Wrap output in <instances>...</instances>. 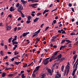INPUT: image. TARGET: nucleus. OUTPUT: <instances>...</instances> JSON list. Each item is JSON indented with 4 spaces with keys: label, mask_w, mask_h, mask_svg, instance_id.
Masks as SVG:
<instances>
[{
    "label": "nucleus",
    "mask_w": 78,
    "mask_h": 78,
    "mask_svg": "<svg viewBox=\"0 0 78 78\" xmlns=\"http://www.w3.org/2000/svg\"><path fill=\"white\" fill-rule=\"evenodd\" d=\"M56 55H55L54 54L51 57L50 59H49L50 62H51V61H53V60H54L55 59V57H56Z\"/></svg>",
    "instance_id": "f257e3e1"
},
{
    "label": "nucleus",
    "mask_w": 78,
    "mask_h": 78,
    "mask_svg": "<svg viewBox=\"0 0 78 78\" xmlns=\"http://www.w3.org/2000/svg\"><path fill=\"white\" fill-rule=\"evenodd\" d=\"M61 74L59 73H57V75L55 76V78H61Z\"/></svg>",
    "instance_id": "f03ea898"
},
{
    "label": "nucleus",
    "mask_w": 78,
    "mask_h": 78,
    "mask_svg": "<svg viewBox=\"0 0 78 78\" xmlns=\"http://www.w3.org/2000/svg\"><path fill=\"white\" fill-rule=\"evenodd\" d=\"M67 73L66 75V76H67V75L69 74V69H66L65 70V72L64 73L65 74H66L67 72Z\"/></svg>",
    "instance_id": "7ed1b4c3"
},
{
    "label": "nucleus",
    "mask_w": 78,
    "mask_h": 78,
    "mask_svg": "<svg viewBox=\"0 0 78 78\" xmlns=\"http://www.w3.org/2000/svg\"><path fill=\"white\" fill-rule=\"evenodd\" d=\"M49 61L45 59L43 62V63L44 65H47Z\"/></svg>",
    "instance_id": "20e7f679"
},
{
    "label": "nucleus",
    "mask_w": 78,
    "mask_h": 78,
    "mask_svg": "<svg viewBox=\"0 0 78 78\" xmlns=\"http://www.w3.org/2000/svg\"><path fill=\"white\" fill-rule=\"evenodd\" d=\"M41 29H40L39 30H38L36 32V33H37V34H34L33 35L32 37H34V36H37V34H38L39 33H40V31H41Z\"/></svg>",
    "instance_id": "39448f33"
},
{
    "label": "nucleus",
    "mask_w": 78,
    "mask_h": 78,
    "mask_svg": "<svg viewBox=\"0 0 78 78\" xmlns=\"http://www.w3.org/2000/svg\"><path fill=\"white\" fill-rule=\"evenodd\" d=\"M77 70V69H73V73H72L73 76H74V75H75V72Z\"/></svg>",
    "instance_id": "423d86ee"
},
{
    "label": "nucleus",
    "mask_w": 78,
    "mask_h": 78,
    "mask_svg": "<svg viewBox=\"0 0 78 78\" xmlns=\"http://www.w3.org/2000/svg\"><path fill=\"white\" fill-rule=\"evenodd\" d=\"M30 34V32H28L26 33H24L22 34V35L23 36V37H25V36H27V34Z\"/></svg>",
    "instance_id": "0eeeda50"
},
{
    "label": "nucleus",
    "mask_w": 78,
    "mask_h": 78,
    "mask_svg": "<svg viewBox=\"0 0 78 78\" xmlns=\"http://www.w3.org/2000/svg\"><path fill=\"white\" fill-rule=\"evenodd\" d=\"M15 9L14 8H13L12 6H11L10 9V11L11 12H12V11H15Z\"/></svg>",
    "instance_id": "6e6552de"
},
{
    "label": "nucleus",
    "mask_w": 78,
    "mask_h": 78,
    "mask_svg": "<svg viewBox=\"0 0 78 78\" xmlns=\"http://www.w3.org/2000/svg\"><path fill=\"white\" fill-rule=\"evenodd\" d=\"M19 9H20V10H23V6H22V5L20 4V6H19V8H18Z\"/></svg>",
    "instance_id": "1a4fd4ad"
},
{
    "label": "nucleus",
    "mask_w": 78,
    "mask_h": 78,
    "mask_svg": "<svg viewBox=\"0 0 78 78\" xmlns=\"http://www.w3.org/2000/svg\"><path fill=\"white\" fill-rule=\"evenodd\" d=\"M17 36H16L15 37V38H14L12 41V42H13L15 41H16L17 40Z\"/></svg>",
    "instance_id": "9d476101"
},
{
    "label": "nucleus",
    "mask_w": 78,
    "mask_h": 78,
    "mask_svg": "<svg viewBox=\"0 0 78 78\" xmlns=\"http://www.w3.org/2000/svg\"><path fill=\"white\" fill-rule=\"evenodd\" d=\"M30 0L32 3H36V2H39V0Z\"/></svg>",
    "instance_id": "9b49d317"
},
{
    "label": "nucleus",
    "mask_w": 78,
    "mask_h": 78,
    "mask_svg": "<svg viewBox=\"0 0 78 78\" xmlns=\"http://www.w3.org/2000/svg\"><path fill=\"white\" fill-rule=\"evenodd\" d=\"M6 75V73H3L2 74V77H5Z\"/></svg>",
    "instance_id": "f8f14e48"
},
{
    "label": "nucleus",
    "mask_w": 78,
    "mask_h": 78,
    "mask_svg": "<svg viewBox=\"0 0 78 78\" xmlns=\"http://www.w3.org/2000/svg\"><path fill=\"white\" fill-rule=\"evenodd\" d=\"M74 60H76V59L77 58V55L75 54L73 57Z\"/></svg>",
    "instance_id": "ddd939ff"
},
{
    "label": "nucleus",
    "mask_w": 78,
    "mask_h": 78,
    "mask_svg": "<svg viewBox=\"0 0 78 78\" xmlns=\"http://www.w3.org/2000/svg\"><path fill=\"white\" fill-rule=\"evenodd\" d=\"M39 19V18H36L34 20V22H37Z\"/></svg>",
    "instance_id": "4468645a"
},
{
    "label": "nucleus",
    "mask_w": 78,
    "mask_h": 78,
    "mask_svg": "<svg viewBox=\"0 0 78 78\" xmlns=\"http://www.w3.org/2000/svg\"><path fill=\"white\" fill-rule=\"evenodd\" d=\"M7 30H9L11 29V26H8L7 27Z\"/></svg>",
    "instance_id": "2eb2a0df"
},
{
    "label": "nucleus",
    "mask_w": 78,
    "mask_h": 78,
    "mask_svg": "<svg viewBox=\"0 0 78 78\" xmlns=\"http://www.w3.org/2000/svg\"><path fill=\"white\" fill-rule=\"evenodd\" d=\"M49 11V10H45L43 13V14H44L46 13V12H48Z\"/></svg>",
    "instance_id": "dca6fc26"
},
{
    "label": "nucleus",
    "mask_w": 78,
    "mask_h": 78,
    "mask_svg": "<svg viewBox=\"0 0 78 78\" xmlns=\"http://www.w3.org/2000/svg\"><path fill=\"white\" fill-rule=\"evenodd\" d=\"M21 2H22V3H23V4H25L26 3H27V1H25L23 0H21Z\"/></svg>",
    "instance_id": "f3484780"
},
{
    "label": "nucleus",
    "mask_w": 78,
    "mask_h": 78,
    "mask_svg": "<svg viewBox=\"0 0 78 78\" xmlns=\"http://www.w3.org/2000/svg\"><path fill=\"white\" fill-rule=\"evenodd\" d=\"M13 38L12 37H11L9 39V43H11V40Z\"/></svg>",
    "instance_id": "a211bd4d"
},
{
    "label": "nucleus",
    "mask_w": 78,
    "mask_h": 78,
    "mask_svg": "<svg viewBox=\"0 0 78 78\" xmlns=\"http://www.w3.org/2000/svg\"><path fill=\"white\" fill-rule=\"evenodd\" d=\"M57 57L58 59H59V58H61V57H62V55H61V54H59L58 55Z\"/></svg>",
    "instance_id": "6ab92c4d"
},
{
    "label": "nucleus",
    "mask_w": 78,
    "mask_h": 78,
    "mask_svg": "<svg viewBox=\"0 0 78 78\" xmlns=\"http://www.w3.org/2000/svg\"><path fill=\"white\" fill-rule=\"evenodd\" d=\"M41 76L42 77H43V78H45V76H46V74L45 73H43L41 74Z\"/></svg>",
    "instance_id": "aec40b11"
},
{
    "label": "nucleus",
    "mask_w": 78,
    "mask_h": 78,
    "mask_svg": "<svg viewBox=\"0 0 78 78\" xmlns=\"http://www.w3.org/2000/svg\"><path fill=\"white\" fill-rule=\"evenodd\" d=\"M46 69L48 70V73L51 72V70L50 69Z\"/></svg>",
    "instance_id": "412c9836"
},
{
    "label": "nucleus",
    "mask_w": 78,
    "mask_h": 78,
    "mask_svg": "<svg viewBox=\"0 0 78 78\" xmlns=\"http://www.w3.org/2000/svg\"><path fill=\"white\" fill-rule=\"evenodd\" d=\"M65 58L64 57H63L61 59H59L58 60H59L60 61H64V60L65 59Z\"/></svg>",
    "instance_id": "4be33fe9"
},
{
    "label": "nucleus",
    "mask_w": 78,
    "mask_h": 78,
    "mask_svg": "<svg viewBox=\"0 0 78 78\" xmlns=\"http://www.w3.org/2000/svg\"><path fill=\"white\" fill-rule=\"evenodd\" d=\"M15 44H18V42L16 41L12 42V44L14 45Z\"/></svg>",
    "instance_id": "5701e85b"
},
{
    "label": "nucleus",
    "mask_w": 78,
    "mask_h": 78,
    "mask_svg": "<svg viewBox=\"0 0 78 78\" xmlns=\"http://www.w3.org/2000/svg\"><path fill=\"white\" fill-rule=\"evenodd\" d=\"M37 70H39V69H35L33 73H35V72H37Z\"/></svg>",
    "instance_id": "b1692460"
},
{
    "label": "nucleus",
    "mask_w": 78,
    "mask_h": 78,
    "mask_svg": "<svg viewBox=\"0 0 78 78\" xmlns=\"http://www.w3.org/2000/svg\"><path fill=\"white\" fill-rule=\"evenodd\" d=\"M14 76V74H10L8 76L9 77H11V76Z\"/></svg>",
    "instance_id": "393cba45"
},
{
    "label": "nucleus",
    "mask_w": 78,
    "mask_h": 78,
    "mask_svg": "<svg viewBox=\"0 0 78 78\" xmlns=\"http://www.w3.org/2000/svg\"><path fill=\"white\" fill-rule=\"evenodd\" d=\"M59 51H55V53L54 54V55H55L56 56V55H57L58 54V52Z\"/></svg>",
    "instance_id": "a878e982"
},
{
    "label": "nucleus",
    "mask_w": 78,
    "mask_h": 78,
    "mask_svg": "<svg viewBox=\"0 0 78 78\" xmlns=\"http://www.w3.org/2000/svg\"><path fill=\"white\" fill-rule=\"evenodd\" d=\"M32 18V17H31V16H29L28 17V20H30Z\"/></svg>",
    "instance_id": "bb28decb"
},
{
    "label": "nucleus",
    "mask_w": 78,
    "mask_h": 78,
    "mask_svg": "<svg viewBox=\"0 0 78 78\" xmlns=\"http://www.w3.org/2000/svg\"><path fill=\"white\" fill-rule=\"evenodd\" d=\"M21 77L22 78H25V75L24 74H23L21 75Z\"/></svg>",
    "instance_id": "cd10ccee"
},
{
    "label": "nucleus",
    "mask_w": 78,
    "mask_h": 78,
    "mask_svg": "<svg viewBox=\"0 0 78 78\" xmlns=\"http://www.w3.org/2000/svg\"><path fill=\"white\" fill-rule=\"evenodd\" d=\"M20 4L19 3H18L16 5V8H17V7H19L20 6Z\"/></svg>",
    "instance_id": "c85d7f7f"
},
{
    "label": "nucleus",
    "mask_w": 78,
    "mask_h": 78,
    "mask_svg": "<svg viewBox=\"0 0 78 78\" xmlns=\"http://www.w3.org/2000/svg\"><path fill=\"white\" fill-rule=\"evenodd\" d=\"M65 42H66V40H62V42L61 43V44H62Z\"/></svg>",
    "instance_id": "c756f323"
},
{
    "label": "nucleus",
    "mask_w": 78,
    "mask_h": 78,
    "mask_svg": "<svg viewBox=\"0 0 78 78\" xmlns=\"http://www.w3.org/2000/svg\"><path fill=\"white\" fill-rule=\"evenodd\" d=\"M66 69H70V66L67 65L66 66Z\"/></svg>",
    "instance_id": "7c9ffc66"
},
{
    "label": "nucleus",
    "mask_w": 78,
    "mask_h": 78,
    "mask_svg": "<svg viewBox=\"0 0 78 78\" xmlns=\"http://www.w3.org/2000/svg\"><path fill=\"white\" fill-rule=\"evenodd\" d=\"M21 16L22 17H25V15H23V13H21Z\"/></svg>",
    "instance_id": "2f4dec72"
},
{
    "label": "nucleus",
    "mask_w": 78,
    "mask_h": 78,
    "mask_svg": "<svg viewBox=\"0 0 78 78\" xmlns=\"http://www.w3.org/2000/svg\"><path fill=\"white\" fill-rule=\"evenodd\" d=\"M21 10H20V9H18L17 10V11H18V12H20V13L21 14V13H22V11H21Z\"/></svg>",
    "instance_id": "473e14b6"
},
{
    "label": "nucleus",
    "mask_w": 78,
    "mask_h": 78,
    "mask_svg": "<svg viewBox=\"0 0 78 78\" xmlns=\"http://www.w3.org/2000/svg\"><path fill=\"white\" fill-rule=\"evenodd\" d=\"M58 9V8H56L55 9H53L51 11V12H53V11H56Z\"/></svg>",
    "instance_id": "72a5a7b5"
},
{
    "label": "nucleus",
    "mask_w": 78,
    "mask_h": 78,
    "mask_svg": "<svg viewBox=\"0 0 78 78\" xmlns=\"http://www.w3.org/2000/svg\"><path fill=\"white\" fill-rule=\"evenodd\" d=\"M70 35L72 36L73 35H75V32H72V33L70 34Z\"/></svg>",
    "instance_id": "f704fd0d"
},
{
    "label": "nucleus",
    "mask_w": 78,
    "mask_h": 78,
    "mask_svg": "<svg viewBox=\"0 0 78 78\" xmlns=\"http://www.w3.org/2000/svg\"><path fill=\"white\" fill-rule=\"evenodd\" d=\"M20 62H15V63L17 65H18V64H20Z\"/></svg>",
    "instance_id": "c9c22d12"
},
{
    "label": "nucleus",
    "mask_w": 78,
    "mask_h": 78,
    "mask_svg": "<svg viewBox=\"0 0 78 78\" xmlns=\"http://www.w3.org/2000/svg\"><path fill=\"white\" fill-rule=\"evenodd\" d=\"M27 67V63L26 64L23 66V67H24V68H25V67Z\"/></svg>",
    "instance_id": "e433bc0d"
},
{
    "label": "nucleus",
    "mask_w": 78,
    "mask_h": 78,
    "mask_svg": "<svg viewBox=\"0 0 78 78\" xmlns=\"http://www.w3.org/2000/svg\"><path fill=\"white\" fill-rule=\"evenodd\" d=\"M48 28H49V27L48 26L46 27L45 30V31H47V29H48Z\"/></svg>",
    "instance_id": "4c0bfd02"
},
{
    "label": "nucleus",
    "mask_w": 78,
    "mask_h": 78,
    "mask_svg": "<svg viewBox=\"0 0 78 78\" xmlns=\"http://www.w3.org/2000/svg\"><path fill=\"white\" fill-rule=\"evenodd\" d=\"M15 55H18L19 54V52L17 53V51H15L14 52Z\"/></svg>",
    "instance_id": "58836bf2"
},
{
    "label": "nucleus",
    "mask_w": 78,
    "mask_h": 78,
    "mask_svg": "<svg viewBox=\"0 0 78 78\" xmlns=\"http://www.w3.org/2000/svg\"><path fill=\"white\" fill-rule=\"evenodd\" d=\"M22 20V18L20 17L18 19H17L18 21H19L20 20Z\"/></svg>",
    "instance_id": "ea45409f"
},
{
    "label": "nucleus",
    "mask_w": 78,
    "mask_h": 78,
    "mask_svg": "<svg viewBox=\"0 0 78 78\" xmlns=\"http://www.w3.org/2000/svg\"><path fill=\"white\" fill-rule=\"evenodd\" d=\"M8 58V56L7 55H6L5 57H4L3 58L4 59H7V58Z\"/></svg>",
    "instance_id": "a19ab883"
},
{
    "label": "nucleus",
    "mask_w": 78,
    "mask_h": 78,
    "mask_svg": "<svg viewBox=\"0 0 78 78\" xmlns=\"http://www.w3.org/2000/svg\"><path fill=\"white\" fill-rule=\"evenodd\" d=\"M32 75H33V77H34V78H35V77H36V74L35 73H33L32 74Z\"/></svg>",
    "instance_id": "79ce46f5"
},
{
    "label": "nucleus",
    "mask_w": 78,
    "mask_h": 78,
    "mask_svg": "<svg viewBox=\"0 0 78 78\" xmlns=\"http://www.w3.org/2000/svg\"><path fill=\"white\" fill-rule=\"evenodd\" d=\"M55 66H55V64H54V65L53 64V65L52 66V69H55Z\"/></svg>",
    "instance_id": "37998d69"
},
{
    "label": "nucleus",
    "mask_w": 78,
    "mask_h": 78,
    "mask_svg": "<svg viewBox=\"0 0 78 78\" xmlns=\"http://www.w3.org/2000/svg\"><path fill=\"white\" fill-rule=\"evenodd\" d=\"M38 5V3H35V4H33V6H37Z\"/></svg>",
    "instance_id": "c03bdc74"
},
{
    "label": "nucleus",
    "mask_w": 78,
    "mask_h": 78,
    "mask_svg": "<svg viewBox=\"0 0 78 78\" xmlns=\"http://www.w3.org/2000/svg\"><path fill=\"white\" fill-rule=\"evenodd\" d=\"M1 45L2 46H3L4 45V44H3V41H2L1 43Z\"/></svg>",
    "instance_id": "a18cd8bd"
},
{
    "label": "nucleus",
    "mask_w": 78,
    "mask_h": 78,
    "mask_svg": "<svg viewBox=\"0 0 78 78\" xmlns=\"http://www.w3.org/2000/svg\"><path fill=\"white\" fill-rule=\"evenodd\" d=\"M30 22H31V21H30V20L27 21L26 22V23H30Z\"/></svg>",
    "instance_id": "49530a36"
},
{
    "label": "nucleus",
    "mask_w": 78,
    "mask_h": 78,
    "mask_svg": "<svg viewBox=\"0 0 78 78\" xmlns=\"http://www.w3.org/2000/svg\"><path fill=\"white\" fill-rule=\"evenodd\" d=\"M0 54L2 56H3V51H0Z\"/></svg>",
    "instance_id": "de8ad7c7"
},
{
    "label": "nucleus",
    "mask_w": 78,
    "mask_h": 78,
    "mask_svg": "<svg viewBox=\"0 0 78 78\" xmlns=\"http://www.w3.org/2000/svg\"><path fill=\"white\" fill-rule=\"evenodd\" d=\"M41 13H38L37 14V16H40V15H41Z\"/></svg>",
    "instance_id": "09e8293b"
},
{
    "label": "nucleus",
    "mask_w": 78,
    "mask_h": 78,
    "mask_svg": "<svg viewBox=\"0 0 78 78\" xmlns=\"http://www.w3.org/2000/svg\"><path fill=\"white\" fill-rule=\"evenodd\" d=\"M53 23H54V24L56 23V20H54L53 21Z\"/></svg>",
    "instance_id": "8fccbe9b"
},
{
    "label": "nucleus",
    "mask_w": 78,
    "mask_h": 78,
    "mask_svg": "<svg viewBox=\"0 0 78 78\" xmlns=\"http://www.w3.org/2000/svg\"><path fill=\"white\" fill-rule=\"evenodd\" d=\"M44 50L45 51L46 53H47V52H48V50H47V49H44Z\"/></svg>",
    "instance_id": "3c124183"
},
{
    "label": "nucleus",
    "mask_w": 78,
    "mask_h": 78,
    "mask_svg": "<svg viewBox=\"0 0 78 78\" xmlns=\"http://www.w3.org/2000/svg\"><path fill=\"white\" fill-rule=\"evenodd\" d=\"M62 34H66V31H63L62 32Z\"/></svg>",
    "instance_id": "603ef678"
},
{
    "label": "nucleus",
    "mask_w": 78,
    "mask_h": 78,
    "mask_svg": "<svg viewBox=\"0 0 78 78\" xmlns=\"http://www.w3.org/2000/svg\"><path fill=\"white\" fill-rule=\"evenodd\" d=\"M53 48H57V46H56V45H55L53 46Z\"/></svg>",
    "instance_id": "864d4df0"
},
{
    "label": "nucleus",
    "mask_w": 78,
    "mask_h": 78,
    "mask_svg": "<svg viewBox=\"0 0 78 78\" xmlns=\"http://www.w3.org/2000/svg\"><path fill=\"white\" fill-rule=\"evenodd\" d=\"M8 16L9 17H10V18H11V17H12V15L11 14L9 15Z\"/></svg>",
    "instance_id": "5fc2aeb1"
},
{
    "label": "nucleus",
    "mask_w": 78,
    "mask_h": 78,
    "mask_svg": "<svg viewBox=\"0 0 78 78\" xmlns=\"http://www.w3.org/2000/svg\"><path fill=\"white\" fill-rule=\"evenodd\" d=\"M72 11H73V12H75V10H74V9L73 8H72Z\"/></svg>",
    "instance_id": "6e6d98bb"
},
{
    "label": "nucleus",
    "mask_w": 78,
    "mask_h": 78,
    "mask_svg": "<svg viewBox=\"0 0 78 78\" xmlns=\"http://www.w3.org/2000/svg\"><path fill=\"white\" fill-rule=\"evenodd\" d=\"M17 27H15L14 29V31H17Z\"/></svg>",
    "instance_id": "4d7b16f0"
},
{
    "label": "nucleus",
    "mask_w": 78,
    "mask_h": 78,
    "mask_svg": "<svg viewBox=\"0 0 78 78\" xmlns=\"http://www.w3.org/2000/svg\"><path fill=\"white\" fill-rule=\"evenodd\" d=\"M68 5H69V7H71V6H72V4L70 3L68 4Z\"/></svg>",
    "instance_id": "13d9d810"
},
{
    "label": "nucleus",
    "mask_w": 78,
    "mask_h": 78,
    "mask_svg": "<svg viewBox=\"0 0 78 78\" xmlns=\"http://www.w3.org/2000/svg\"><path fill=\"white\" fill-rule=\"evenodd\" d=\"M31 15H32L33 17H34V16H35V15L34 14V13H31Z\"/></svg>",
    "instance_id": "bf43d9fd"
},
{
    "label": "nucleus",
    "mask_w": 78,
    "mask_h": 78,
    "mask_svg": "<svg viewBox=\"0 0 78 78\" xmlns=\"http://www.w3.org/2000/svg\"><path fill=\"white\" fill-rule=\"evenodd\" d=\"M49 75H50V76H51V75H53V74H52V73H51V72H50V73H49Z\"/></svg>",
    "instance_id": "052dcab7"
},
{
    "label": "nucleus",
    "mask_w": 78,
    "mask_h": 78,
    "mask_svg": "<svg viewBox=\"0 0 78 78\" xmlns=\"http://www.w3.org/2000/svg\"><path fill=\"white\" fill-rule=\"evenodd\" d=\"M11 61H14V58L11 59Z\"/></svg>",
    "instance_id": "680f3d73"
},
{
    "label": "nucleus",
    "mask_w": 78,
    "mask_h": 78,
    "mask_svg": "<svg viewBox=\"0 0 78 78\" xmlns=\"http://www.w3.org/2000/svg\"><path fill=\"white\" fill-rule=\"evenodd\" d=\"M56 38V37L55 36H53L52 37V39H55Z\"/></svg>",
    "instance_id": "e2e57ef3"
},
{
    "label": "nucleus",
    "mask_w": 78,
    "mask_h": 78,
    "mask_svg": "<svg viewBox=\"0 0 78 78\" xmlns=\"http://www.w3.org/2000/svg\"><path fill=\"white\" fill-rule=\"evenodd\" d=\"M75 53H76V51H73V55H75Z\"/></svg>",
    "instance_id": "0e129e2a"
},
{
    "label": "nucleus",
    "mask_w": 78,
    "mask_h": 78,
    "mask_svg": "<svg viewBox=\"0 0 78 78\" xmlns=\"http://www.w3.org/2000/svg\"><path fill=\"white\" fill-rule=\"evenodd\" d=\"M72 22H74L75 21V18H73L71 20Z\"/></svg>",
    "instance_id": "69168bd1"
},
{
    "label": "nucleus",
    "mask_w": 78,
    "mask_h": 78,
    "mask_svg": "<svg viewBox=\"0 0 78 78\" xmlns=\"http://www.w3.org/2000/svg\"><path fill=\"white\" fill-rule=\"evenodd\" d=\"M40 66H37L36 67L35 69H39V68H40Z\"/></svg>",
    "instance_id": "338daca9"
},
{
    "label": "nucleus",
    "mask_w": 78,
    "mask_h": 78,
    "mask_svg": "<svg viewBox=\"0 0 78 78\" xmlns=\"http://www.w3.org/2000/svg\"><path fill=\"white\" fill-rule=\"evenodd\" d=\"M22 74V73H24V71L23 70L21 72H20Z\"/></svg>",
    "instance_id": "774afa93"
}]
</instances>
